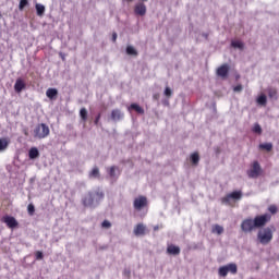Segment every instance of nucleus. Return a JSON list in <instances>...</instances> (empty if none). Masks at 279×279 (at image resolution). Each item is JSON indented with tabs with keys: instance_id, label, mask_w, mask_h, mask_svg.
<instances>
[{
	"instance_id": "39448f33",
	"label": "nucleus",
	"mask_w": 279,
	"mask_h": 279,
	"mask_svg": "<svg viewBox=\"0 0 279 279\" xmlns=\"http://www.w3.org/2000/svg\"><path fill=\"white\" fill-rule=\"evenodd\" d=\"M242 197H243V192L234 191V192L227 194L225 197H222L221 204H226V206H232L231 199L239 202V199H241Z\"/></svg>"
},
{
	"instance_id": "a19ab883",
	"label": "nucleus",
	"mask_w": 279,
	"mask_h": 279,
	"mask_svg": "<svg viewBox=\"0 0 279 279\" xmlns=\"http://www.w3.org/2000/svg\"><path fill=\"white\" fill-rule=\"evenodd\" d=\"M100 120H101V113H98L94 121L95 125H99Z\"/></svg>"
},
{
	"instance_id": "37998d69",
	"label": "nucleus",
	"mask_w": 279,
	"mask_h": 279,
	"mask_svg": "<svg viewBox=\"0 0 279 279\" xmlns=\"http://www.w3.org/2000/svg\"><path fill=\"white\" fill-rule=\"evenodd\" d=\"M158 230H160V227L155 226V227H154V231L156 232V231H158Z\"/></svg>"
},
{
	"instance_id": "6e6552de",
	"label": "nucleus",
	"mask_w": 279,
	"mask_h": 279,
	"mask_svg": "<svg viewBox=\"0 0 279 279\" xmlns=\"http://www.w3.org/2000/svg\"><path fill=\"white\" fill-rule=\"evenodd\" d=\"M2 223H5L10 230L19 228V221L13 216H3L1 219Z\"/></svg>"
},
{
	"instance_id": "4be33fe9",
	"label": "nucleus",
	"mask_w": 279,
	"mask_h": 279,
	"mask_svg": "<svg viewBox=\"0 0 279 279\" xmlns=\"http://www.w3.org/2000/svg\"><path fill=\"white\" fill-rule=\"evenodd\" d=\"M35 10L37 12V16H45V5L37 3L35 5Z\"/></svg>"
},
{
	"instance_id": "e433bc0d",
	"label": "nucleus",
	"mask_w": 279,
	"mask_h": 279,
	"mask_svg": "<svg viewBox=\"0 0 279 279\" xmlns=\"http://www.w3.org/2000/svg\"><path fill=\"white\" fill-rule=\"evenodd\" d=\"M268 210L271 213V215H276V213H278V207L276 205H270Z\"/></svg>"
},
{
	"instance_id": "7c9ffc66",
	"label": "nucleus",
	"mask_w": 279,
	"mask_h": 279,
	"mask_svg": "<svg viewBox=\"0 0 279 279\" xmlns=\"http://www.w3.org/2000/svg\"><path fill=\"white\" fill-rule=\"evenodd\" d=\"M218 274L221 278H226V276H228V268H226V266L220 267Z\"/></svg>"
},
{
	"instance_id": "412c9836",
	"label": "nucleus",
	"mask_w": 279,
	"mask_h": 279,
	"mask_svg": "<svg viewBox=\"0 0 279 279\" xmlns=\"http://www.w3.org/2000/svg\"><path fill=\"white\" fill-rule=\"evenodd\" d=\"M225 268H227L228 274L234 275V274H236V271H239L236 264H233V263L226 265Z\"/></svg>"
},
{
	"instance_id": "9b49d317",
	"label": "nucleus",
	"mask_w": 279,
	"mask_h": 279,
	"mask_svg": "<svg viewBox=\"0 0 279 279\" xmlns=\"http://www.w3.org/2000/svg\"><path fill=\"white\" fill-rule=\"evenodd\" d=\"M133 232L135 236H145L147 234V227L143 223H137Z\"/></svg>"
},
{
	"instance_id": "2f4dec72",
	"label": "nucleus",
	"mask_w": 279,
	"mask_h": 279,
	"mask_svg": "<svg viewBox=\"0 0 279 279\" xmlns=\"http://www.w3.org/2000/svg\"><path fill=\"white\" fill-rule=\"evenodd\" d=\"M231 46L234 48V49H243L244 45H243V41H239V40H234L231 43Z\"/></svg>"
},
{
	"instance_id": "ddd939ff",
	"label": "nucleus",
	"mask_w": 279,
	"mask_h": 279,
	"mask_svg": "<svg viewBox=\"0 0 279 279\" xmlns=\"http://www.w3.org/2000/svg\"><path fill=\"white\" fill-rule=\"evenodd\" d=\"M228 73H230V66L228 64H222L217 69L218 77H228Z\"/></svg>"
},
{
	"instance_id": "bb28decb",
	"label": "nucleus",
	"mask_w": 279,
	"mask_h": 279,
	"mask_svg": "<svg viewBox=\"0 0 279 279\" xmlns=\"http://www.w3.org/2000/svg\"><path fill=\"white\" fill-rule=\"evenodd\" d=\"M259 149H264L265 151H271L274 149V144L271 143L259 144Z\"/></svg>"
},
{
	"instance_id": "c85d7f7f",
	"label": "nucleus",
	"mask_w": 279,
	"mask_h": 279,
	"mask_svg": "<svg viewBox=\"0 0 279 279\" xmlns=\"http://www.w3.org/2000/svg\"><path fill=\"white\" fill-rule=\"evenodd\" d=\"M100 173H99V168L98 167H94L92 169V171L89 172V178H99Z\"/></svg>"
},
{
	"instance_id": "cd10ccee",
	"label": "nucleus",
	"mask_w": 279,
	"mask_h": 279,
	"mask_svg": "<svg viewBox=\"0 0 279 279\" xmlns=\"http://www.w3.org/2000/svg\"><path fill=\"white\" fill-rule=\"evenodd\" d=\"M211 232L214 234H223V227L219 226V225H215L211 229Z\"/></svg>"
},
{
	"instance_id": "72a5a7b5",
	"label": "nucleus",
	"mask_w": 279,
	"mask_h": 279,
	"mask_svg": "<svg viewBox=\"0 0 279 279\" xmlns=\"http://www.w3.org/2000/svg\"><path fill=\"white\" fill-rule=\"evenodd\" d=\"M253 132L255 134H263V128H260V124L258 123L254 124Z\"/></svg>"
},
{
	"instance_id": "79ce46f5",
	"label": "nucleus",
	"mask_w": 279,
	"mask_h": 279,
	"mask_svg": "<svg viewBox=\"0 0 279 279\" xmlns=\"http://www.w3.org/2000/svg\"><path fill=\"white\" fill-rule=\"evenodd\" d=\"M112 41H113V43H117V33H113V34H112Z\"/></svg>"
},
{
	"instance_id": "423d86ee",
	"label": "nucleus",
	"mask_w": 279,
	"mask_h": 279,
	"mask_svg": "<svg viewBox=\"0 0 279 279\" xmlns=\"http://www.w3.org/2000/svg\"><path fill=\"white\" fill-rule=\"evenodd\" d=\"M269 221H271V215L269 214L259 215L253 219L255 228H264V226H267Z\"/></svg>"
},
{
	"instance_id": "473e14b6",
	"label": "nucleus",
	"mask_w": 279,
	"mask_h": 279,
	"mask_svg": "<svg viewBox=\"0 0 279 279\" xmlns=\"http://www.w3.org/2000/svg\"><path fill=\"white\" fill-rule=\"evenodd\" d=\"M26 5H29L28 0H20L19 10L21 11L25 10Z\"/></svg>"
},
{
	"instance_id": "0eeeda50",
	"label": "nucleus",
	"mask_w": 279,
	"mask_h": 279,
	"mask_svg": "<svg viewBox=\"0 0 279 279\" xmlns=\"http://www.w3.org/2000/svg\"><path fill=\"white\" fill-rule=\"evenodd\" d=\"M148 204L147 197L141 195L133 201V208H135V210H143V208H147Z\"/></svg>"
},
{
	"instance_id": "f03ea898",
	"label": "nucleus",
	"mask_w": 279,
	"mask_h": 279,
	"mask_svg": "<svg viewBox=\"0 0 279 279\" xmlns=\"http://www.w3.org/2000/svg\"><path fill=\"white\" fill-rule=\"evenodd\" d=\"M257 239L262 245H267L271 243V240L274 239V231L269 227L264 228L258 231Z\"/></svg>"
},
{
	"instance_id": "2eb2a0df",
	"label": "nucleus",
	"mask_w": 279,
	"mask_h": 279,
	"mask_svg": "<svg viewBox=\"0 0 279 279\" xmlns=\"http://www.w3.org/2000/svg\"><path fill=\"white\" fill-rule=\"evenodd\" d=\"M40 157V151H38V148L37 147H32L29 150H28V158L31 160H36V158H39Z\"/></svg>"
},
{
	"instance_id": "f704fd0d",
	"label": "nucleus",
	"mask_w": 279,
	"mask_h": 279,
	"mask_svg": "<svg viewBox=\"0 0 279 279\" xmlns=\"http://www.w3.org/2000/svg\"><path fill=\"white\" fill-rule=\"evenodd\" d=\"M27 213L31 215V217L34 215V213H36V207H34V204H29L27 206Z\"/></svg>"
},
{
	"instance_id": "c03bdc74",
	"label": "nucleus",
	"mask_w": 279,
	"mask_h": 279,
	"mask_svg": "<svg viewBox=\"0 0 279 279\" xmlns=\"http://www.w3.org/2000/svg\"><path fill=\"white\" fill-rule=\"evenodd\" d=\"M27 134H28V133H27V132H25V136H27Z\"/></svg>"
},
{
	"instance_id": "f8f14e48",
	"label": "nucleus",
	"mask_w": 279,
	"mask_h": 279,
	"mask_svg": "<svg viewBox=\"0 0 279 279\" xmlns=\"http://www.w3.org/2000/svg\"><path fill=\"white\" fill-rule=\"evenodd\" d=\"M25 81L23 78H17L14 84V90L15 93H23L26 88Z\"/></svg>"
},
{
	"instance_id": "c9c22d12",
	"label": "nucleus",
	"mask_w": 279,
	"mask_h": 279,
	"mask_svg": "<svg viewBox=\"0 0 279 279\" xmlns=\"http://www.w3.org/2000/svg\"><path fill=\"white\" fill-rule=\"evenodd\" d=\"M101 228H105L106 230L112 228V223H110V221L108 220H104L101 223Z\"/></svg>"
},
{
	"instance_id": "4c0bfd02",
	"label": "nucleus",
	"mask_w": 279,
	"mask_h": 279,
	"mask_svg": "<svg viewBox=\"0 0 279 279\" xmlns=\"http://www.w3.org/2000/svg\"><path fill=\"white\" fill-rule=\"evenodd\" d=\"M35 256H36V260H43V258H45V256L43 255V252L40 251H37L35 253Z\"/></svg>"
},
{
	"instance_id": "393cba45",
	"label": "nucleus",
	"mask_w": 279,
	"mask_h": 279,
	"mask_svg": "<svg viewBox=\"0 0 279 279\" xmlns=\"http://www.w3.org/2000/svg\"><path fill=\"white\" fill-rule=\"evenodd\" d=\"M80 117H81L82 121H84V123H86V121H88V111L86 110V108H82L80 110Z\"/></svg>"
},
{
	"instance_id": "6ab92c4d",
	"label": "nucleus",
	"mask_w": 279,
	"mask_h": 279,
	"mask_svg": "<svg viewBox=\"0 0 279 279\" xmlns=\"http://www.w3.org/2000/svg\"><path fill=\"white\" fill-rule=\"evenodd\" d=\"M107 171L110 178H117V171L119 172V174L121 173V171L119 170V167L117 166H111L110 168L107 169Z\"/></svg>"
},
{
	"instance_id": "20e7f679",
	"label": "nucleus",
	"mask_w": 279,
	"mask_h": 279,
	"mask_svg": "<svg viewBox=\"0 0 279 279\" xmlns=\"http://www.w3.org/2000/svg\"><path fill=\"white\" fill-rule=\"evenodd\" d=\"M246 175L253 180H256L259 175H263V168L258 161H253L251 169L246 171Z\"/></svg>"
},
{
	"instance_id": "aec40b11",
	"label": "nucleus",
	"mask_w": 279,
	"mask_h": 279,
	"mask_svg": "<svg viewBox=\"0 0 279 279\" xmlns=\"http://www.w3.org/2000/svg\"><path fill=\"white\" fill-rule=\"evenodd\" d=\"M129 110H135V112H137V114H145V109H143V107L136 105V104H132L129 107Z\"/></svg>"
},
{
	"instance_id": "7ed1b4c3",
	"label": "nucleus",
	"mask_w": 279,
	"mask_h": 279,
	"mask_svg": "<svg viewBox=\"0 0 279 279\" xmlns=\"http://www.w3.org/2000/svg\"><path fill=\"white\" fill-rule=\"evenodd\" d=\"M49 134H50L49 126L45 123L38 124L34 130L35 138H39V140L47 138V136H49Z\"/></svg>"
},
{
	"instance_id": "f3484780",
	"label": "nucleus",
	"mask_w": 279,
	"mask_h": 279,
	"mask_svg": "<svg viewBox=\"0 0 279 279\" xmlns=\"http://www.w3.org/2000/svg\"><path fill=\"white\" fill-rule=\"evenodd\" d=\"M111 119L112 121H121V119H123V112L119 109H113L111 111Z\"/></svg>"
},
{
	"instance_id": "1a4fd4ad",
	"label": "nucleus",
	"mask_w": 279,
	"mask_h": 279,
	"mask_svg": "<svg viewBox=\"0 0 279 279\" xmlns=\"http://www.w3.org/2000/svg\"><path fill=\"white\" fill-rule=\"evenodd\" d=\"M256 227L252 218L244 219L241 223V230L243 232H252Z\"/></svg>"
},
{
	"instance_id": "5701e85b",
	"label": "nucleus",
	"mask_w": 279,
	"mask_h": 279,
	"mask_svg": "<svg viewBox=\"0 0 279 279\" xmlns=\"http://www.w3.org/2000/svg\"><path fill=\"white\" fill-rule=\"evenodd\" d=\"M268 97L270 99H278V89L274 87L268 88Z\"/></svg>"
},
{
	"instance_id": "dca6fc26",
	"label": "nucleus",
	"mask_w": 279,
	"mask_h": 279,
	"mask_svg": "<svg viewBox=\"0 0 279 279\" xmlns=\"http://www.w3.org/2000/svg\"><path fill=\"white\" fill-rule=\"evenodd\" d=\"M10 146V137L0 138V151H5Z\"/></svg>"
},
{
	"instance_id": "ea45409f",
	"label": "nucleus",
	"mask_w": 279,
	"mask_h": 279,
	"mask_svg": "<svg viewBox=\"0 0 279 279\" xmlns=\"http://www.w3.org/2000/svg\"><path fill=\"white\" fill-rule=\"evenodd\" d=\"M234 93H241V90H243V85H236L234 88H233Z\"/></svg>"
},
{
	"instance_id": "c756f323",
	"label": "nucleus",
	"mask_w": 279,
	"mask_h": 279,
	"mask_svg": "<svg viewBox=\"0 0 279 279\" xmlns=\"http://www.w3.org/2000/svg\"><path fill=\"white\" fill-rule=\"evenodd\" d=\"M126 53H128V56H138V52L132 46L126 47Z\"/></svg>"
},
{
	"instance_id": "a211bd4d",
	"label": "nucleus",
	"mask_w": 279,
	"mask_h": 279,
	"mask_svg": "<svg viewBox=\"0 0 279 279\" xmlns=\"http://www.w3.org/2000/svg\"><path fill=\"white\" fill-rule=\"evenodd\" d=\"M46 96L48 99H57L58 97V89L56 88H48L46 92Z\"/></svg>"
},
{
	"instance_id": "b1692460",
	"label": "nucleus",
	"mask_w": 279,
	"mask_h": 279,
	"mask_svg": "<svg viewBox=\"0 0 279 279\" xmlns=\"http://www.w3.org/2000/svg\"><path fill=\"white\" fill-rule=\"evenodd\" d=\"M256 101L258 106H267V96H265V94H262L260 96L257 97Z\"/></svg>"
},
{
	"instance_id": "9d476101",
	"label": "nucleus",
	"mask_w": 279,
	"mask_h": 279,
	"mask_svg": "<svg viewBox=\"0 0 279 279\" xmlns=\"http://www.w3.org/2000/svg\"><path fill=\"white\" fill-rule=\"evenodd\" d=\"M134 14L136 16H145L147 14V5L143 2H138L134 7Z\"/></svg>"
},
{
	"instance_id": "58836bf2",
	"label": "nucleus",
	"mask_w": 279,
	"mask_h": 279,
	"mask_svg": "<svg viewBox=\"0 0 279 279\" xmlns=\"http://www.w3.org/2000/svg\"><path fill=\"white\" fill-rule=\"evenodd\" d=\"M163 95L169 98L173 95V92L169 87H166Z\"/></svg>"
},
{
	"instance_id": "4468645a",
	"label": "nucleus",
	"mask_w": 279,
	"mask_h": 279,
	"mask_svg": "<svg viewBox=\"0 0 279 279\" xmlns=\"http://www.w3.org/2000/svg\"><path fill=\"white\" fill-rule=\"evenodd\" d=\"M167 254H170L172 256H179V254H180V246H175L173 244L168 245Z\"/></svg>"
},
{
	"instance_id": "a878e982",
	"label": "nucleus",
	"mask_w": 279,
	"mask_h": 279,
	"mask_svg": "<svg viewBox=\"0 0 279 279\" xmlns=\"http://www.w3.org/2000/svg\"><path fill=\"white\" fill-rule=\"evenodd\" d=\"M191 162H192V165H194V166L199 165V153H193V154L191 155Z\"/></svg>"
},
{
	"instance_id": "f257e3e1",
	"label": "nucleus",
	"mask_w": 279,
	"mask_h": 279,
	"mask_svg": "<svg viewBox=\"0 0 279 279\" xmlns=\"http://www.w3.org/2000/svg\"><path fill=\"white\" fill-rule=\"evenodd\" d=\"M105 194L100 189L92 190L82 198V204L85 208H90L95 206V204H99L101 199H104Z\"/></svg>"
}]
</instances>
